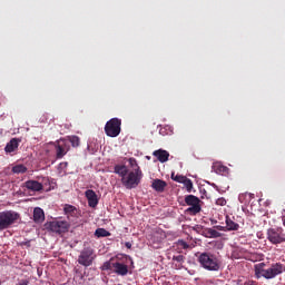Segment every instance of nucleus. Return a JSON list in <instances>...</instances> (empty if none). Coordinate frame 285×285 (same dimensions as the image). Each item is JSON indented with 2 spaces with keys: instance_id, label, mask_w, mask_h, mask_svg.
I'll return each instance as SVG.
<instances>
[{
  "instance_id": "1",
  "label": "nucleus",
  "mask_w": 285,
  "mask_h": 285,
  "mask_svg": "<svg viewBox=\"0 0 285 285\" xmlns=\"http://www.w3.org/2000/svg\"><path fill=\"white\" fill-rule=\"evenodd\" d=\"M114 173L121 177V184L127 188V190H132V188H137L139 184H141V178L144 177V173L141 168H134L131 171L128 170V167L125 165H116L114 168Z\"/></svg>"
},
{
  "instance_id": "2",
  "label": "nucleus",
  "mask_w": 285,
  "mask_h": 285,
  "mask_svg": "<svg viewBox=\"0 0 285 285\" xmlns=\"http://www.w3.org/2000/svg\"><path fill=\"white\" fill-rule=\"evenodd\" d=\"M197 262L200 267L209 273H217L222 268V259L213 252H203L198 255Z\"/></svg>"
},
{
  "instance_id": "3",
  "label": "nucleus",
  "mask_w": 285,
  "mask_h": 285,
  "mask_svg": "<svg viewBox=\"0 0 285 285\" xmlns=\"http://www.w3.org/2000/svg\"><path fill=\"white\" fill-rule=\"evenodd\" d=\"M19 214L12 210L0 212V230H8L12 224H17Z\"/></svg>"
},
{
  "instance_id": "4",
  "label": "nucleus",
  "mask_w": 285,
  "mask_h": 285,
  "mask_svg": "<svg viewBox=\"0 0 285 285\" xmlns=\"http://www.w3.org/2000/svg\"><path fill=\"white\" fill-rule=\"evenodd\" d=\"M95 259H97L95 249H92V247H86L78 256V264H80V266H85V268H88V266H92Z\"/></svg>"
},
{
  "instance_id": "5",
  "label": "nucleus",
  "mask_w": 285,
  "mask_h": 285,
  "mask_svg": "<svg viewBox=\"0 0 285 285\" xmlns=\"http://www.w3.org/2000/svg\"><path fill=\"white\" fill-rule=\"evenodd\" d=\"M105 135L111 138L119 137L121 135V119L111 118L107 121L105 125Z\"/></svg>"
},
{
  "instance_id": "6",
  "label": "nucleus",
  "mask_w": 285,
  "mask_h": 285,
  "mask_svg": "<svg viewBox=\"0 0 285 285\" xmlns=\"http://www.w3.org/2000/svg\"><path fill=\"white\" fill-rule=\"evenodd\" d=\"M283 273H284V265L279 263L273 264L267 269L256 268V275H262V277H265V279H273L277 277V275H282Z\"/></svg>"
},
{
  "instance_id": "7",
  "label": "nucleus",
  "mask_w": 285,
  "mask_h": 285,
  "mask_svg": "<svg viewBox=\"0 0 285 285\" xmlns=\"http://www.w3.org/2000/svg\"><path fill=\"white\" fill-rule=\"evenodd\" d=\"M47 230L56 233V235H63L70 230V223L67 220H53L46 224Z\"/></svg>"
},
{
  "instance_id": "8",
  "label": "nucleus",
  "mask_w": 285,
  "mask_h": 285,
  "mask_svg": "<svg viewBox=\"0 0 285 285\" xmlns=\"http://www.w3.org/2000/svg\"><path fill=\"white\" fill-rule=\"evenodd\" d=\"M200 203L202 200L199 197L195 195H187L185 197V204L189 207L186 209V213L189 215H197L198 213H202V205H199Z\"/></svg>"
},
{
  "instance_id": "9",
  "label": "nucleus",
  "mask_w": 285,
  "mask_h": 285,
  "mask_svg": "<svg viewBox=\"0 0 285 285\" xmlns=\"http://www.w3.org/2000/svg\"><path fill=\"white\" fill-rule=\"evenodd\" d=\"M267 240L269 244L277 246L285 243V234L282 228H269L267 229Z\"/></svg>"
},
{
  "instance_id": "10",
  "label": "nucleus",
  "mask_w": 285,
  "mask_h": 285,
  "mask_svg": "<svg viewBox=\"0 0 285 285\" xmlns=\"http://www.w3.org/2000/svg\"><path fill=\"white\" fill-rule=\"evenodd\" d=\"M53 146L56 148V158L57 159H63L66 155H68V150H70V142L66 139H60L53 142Z\"/></svg>"
},
{
  "instance_id": "11",
  "label": "nucleus",
  "mask_w": 285,
  "mask_h": 285,
  "mask_svg": "<svg viewBox=\"0 0 285 285\" xmlns=\"http://www.w3.org/2000/svg\"><path fill=\"white\" fill-rule=\"evenodd\" d=\"M63 213L69 222H75V219H79V209L70 204H66L63 206Z\"/></svg>"
},
{
  "instance_id": "12",
  "label": "nucleus",
  "mask_w": 285,
  "mask_h": 285,
  "mask_svg": "<svg viewBox=\"0 0 285 285\" xmlns=\"http://www.w3.org/2000/svg\"><path fill=\"white\" fill-rule=\"evenodd\" d=\"M85 197L88 200V206L90 208H97L98 204H99V198L97 197V193H95V190L92 189H87L85 191Z\"/></svg>"
},
{
  "instance_id": "13",
  "label": "nucleus",
  "mask_w": 285,
  "mask_h": 285,
  "mask_svg": "<svg viewBox=\"0 0 285 285\" xmlns=\"http://www.w3.org/2000/svg\"><path fill=\"white\" fill-rule=\"evenodd\" d=\"M19 144H21V138H11L4 147V153L10 155V153H17L19 150Z\"/></svg>"
},
{
  "instance_id": "14",
  "label": "nucleus",
  "mask_w": 285,
  "mask_h": 285,
  "mask_svg": "<svg viewBox=\"0 0 285 285\" xmlns=\"http://www.w3.org/2000/svg\"><path fill=\"white\" fill-rule=\"evenodd\" d=\"M39 184L41 186V190H46V193H50V190H55V187L57 186V183H55V179H50V177H42Z\"/></svg>"
},
{
  "instance_id": "15",
  "label": "nucleus",
  "mask_w": 285,
  "mask_h": 285,
  "mask_svg": "<svg viewBox=\"0 0 285 285\" xmlns=\"http://www.w3.org/2000/svg\"><path fill=\"white\" fill-rule=\"evenodd\" d=\"M23 188H27V190H31V193H40L41 184L37 180H27L23 184Z\"/></svg>"
},
{
  "instance_id": "16",
  "label": "nucleus",
  "mask_w": 285,
  "mask_h": 285,
  "mask_svg": "<svg viewBox=\"0 0 285 285\" xmlns=\"http://www.w3.org/2000/svg\"><path fill=\"white\" fill-rule=\"evenodd\" d=\"M114 273L116 275H121V277L128 275V265H125L122 263H112Z\"/></svg>"
},
{
  "instance_id": "17",
  "label": "nucleus",
  "mask_w": 285,
  "mask_h": 285,
  "mask_svg": "<svg viewBox=\"0 0 285 285\" xmlns=\"http://www.w3.org/2000/svg\"><path fill=\"white\" fill-rule=\"evenodd\" d=\"M154 157L160 161V164H166L168 161V157H170V154L164 149H158L153 153Z\"/></svg>"
},
{
  "instance_id": "18",
  "label": "nucleus",
  "mask_w": 285,
  "mask_h": 285,
  "mask_svg": "<svg viewBox=\"0 0 285 285\" xmlns=\"http://www.w3.org/2000/svg\"><path fill=\"white\" fill-rule=\"evenodd\" d=\"M225 224H226V230L228 232L239 230V225L237 224V222H235V216L230 217L227 215L225 217Z\"/></svg>"
},
{
  "instance_id": "19",
  "label": "nucleus",
  "mask_w": 285,
  "mask_h": 285,
  "mask_svg": "<svg viewBox=\"0 0 285 285\" xmlns=\"http://www.w3.org/2000/svg\"><path fill=\"white\" fill-rule=\"evenodd\" d=\"M166 186H168V184L165 180L158 178L154 179L151 184V188H154L156 193H164V190H166Z\"/></svg>"
},
{
  "instance_id": "20",
  "label": "nucleus",
  "mask_w": 285,
  "mask_h": 285,
  "mask_svg": "<svg viewBox=\"0 0 285 285\" xmlns=\"http://www.w3.org/2000/svg\"><path fill=\"white\" fill-rule=\"evenodd\" d=\"M46 219V214L43 213V209H41L40 207H36L33 209V222L36 224H41L43 223Z\"/></svg>"
},
{
  "instance_id": "21",
  "label": "nucleus",
  "mask_w": 285,
  "mask_h": 285,
  "mask_svg": "<svg viewBox=\"0 0 285 285\" xmlns=\"http://www.w3.org/2000/svg\"><path fill=\"white\" fill-rule=\"evenodd\" d=\"M12 173H14V175H23V173H28V167L24 165H16L12 167Z\"/></svg>"
},
{
  "instance_id": "22",
  "label": "nucleus",
  "mask_w": 285,
  "mask_h": 285,
  "mask_svg": "<svg viewBox=\"0 0 285 285\" xmlns=\"http://www.w3.org/2000/svg\"><path fill=\"white\" fill-rule=\"evenodd\" d=\"M186 257H184V255H178V256H174L173 257V262H177V264L175 265L176 268L181 269L184 268V262H185Z\"/></svg>"
},
{
  "instance_id": "23",
  "label": "nucleus",
  "mask_w": 285,
  "mask_h": 285,
  "mask_svg": "<svg viewBox=\"0 0 285 285\" xmlns=\"http://www.w3.org/2000/svg\"><path fill=\"white\" fill-rule=\"evenodd\" d=\"M96 237H110V232L104 229V228H97L95 232Z\"/></svg>"
},
{
  "instance_id": "24",
  "label": "nucleus",
  "mask_w": 285,
  "mask_h": 285,
  "mask_svg": "<svg viewBox=\"0 0 285 285\" xmlns=\"http://www.w3.org/2000/svg\"><path fill=\"white\" fill-rule=\"evenodd\" d=\"M181 184H184L187 193H193V180H190V178L186 177Z\"/></svg>"
},
{
  "instance_id": "25",
  "label": "nucleus",
  "mask_w": 285,
  "mask_h": 285,
  "mask_svg": "<svg viewBox=\"0 0 285 285\" xmlns=\"http://www.w3.org/2000/svg\"><path fill=\"white\" fill-rule=\"evenodd\" d=\"M185 178L186 176H183V175L175 176V173H171V179L173 181H177V184H184Z\"/></svg>"
},
{
  "instance_id": "26",
  "label": "nucleus",
  "mask_w": 285,
  "mask_h": 285,
  "mask_svg": "<svg viewBox=\"0 0 285 285\" xmlns=\"http://www.w3.org/2000/svg\"><path fill=\"white\" fill-rule=\"evenodd\" d=\"M70 144H71V146H73V148H77V147L79 146V144H80L79 137L72 136V137L70 138Z\"/></svg>"
},
{
  "instance_id": "27",
  "label": "nucleus",
  "mask_w": 285,
  "mask_h": 285,
  "mask_svg": "<svg viewBox=\"0 0 285 285\" xmlns=\"http://www.w3.org/2000/svg\"><path fill=\"white\" fill-rule=\"evenodd\" d=\"M100 268L101 271H112V264L110 262H105Z\"/></svg>"
},
{
  "instance_id": "28",
  "label": "nucleus",
  "mask_w": 285,
  "mask_h": 285,
  "mask_svg": "<svg viewBox=\"0 0 285 285\" xmlns=\"http://www.w3.org/2000/svg\"><path fill=\"white\" fill-rule=\"evenodd\" d=\"M207 233L210 237H219V232H217L213 228L207 229Z\"/></svg>"
},
{
  "instance_id": "29",
  "label": "nucleus",
  "mask_w": 285,
  "mask_h": 285,
  "mask_svg": "<svg viewBox=\"0 0 285 285\" xmlns=\"http://www.w3.org/2000/svg\"><path fill=\"white\" fill-rule=\"evenodd\" d=\"M178 246H180V248H184V250L190 248V245H188V243H186L185 240H178Z\"/></svg>"
},
{
  "instance_id": "30",
  "label": "nucleus",
  "mask_w": 285,
  "mask_h": 285,
  "mask_svg": "<svg viewBox=\"0 0 285 285\" xmlns=\"http://www.w3.org/2000/svg\"><path fill=\"white\" fill-rule=\"evenodd\" d=\"M129 164L131 168H139V165L137 164V159L129 158Z\"/></svg>"
},
{
  "instance_id": "31",
  "label": "nucleus",
  "mask_w": 285,
  "mask_h": 285,
  "mask_svg": "<svg viewBox=\"0 0 285 285\" xmlns=\"http://www.w3.org/2000/svg\"><path fill=\"white\" fill-rule=\"evenodd\" d=\"M226 200L224 197H220L216 200V206H226Z\"/></svg>"
},
{
  "instance_id": "32",
  "label": "nucleus",
  "mask_w": 285,
  "mask_h": 285,
  "mask_svg": "<svg viewBox=\"0 0 285 285\" xmlns=\"http://www.w3.org/2000/svg\"><path fill=\"white\" fill-rule=\"evenodd\" d=\"M194 230H196V233H199L200 235H204V226H199V225H196L194 227Z\"/></svg>"
},
{
  "instance_id": "33",
  "label": "nucleus",
  "mask_w": 285,
  "mask_h": 285,
  "mask_svg": "<svg viewBox=\"0 0 285 285\" xmlns=\"http://www.w3.org/2000/svg\"><path fill=\"white\" fill-rule=\"evenodd\" d=\"M226 170H228V167H226L224 165H218V167H217L218 173H226Z\"/></svg>"
},
{
  "instance_id": "34",
  "label": "nucleus",
  "mask_w": 285,
  "mask_h": 285,
  "mask_svg": "<svg viewBox=\"0 0 285 285\" xmlns=\"http://www.w3.org/2000/svg\"><path fill=\"white\" fill-rule=\"evenodd\" d=\"M30 282L28 279H21L17 285H29Z\"/></svg>"
},
{
  "instance_id": "35",
  "label": "nucleus",
  "mask_w": 285,
  "mask_h": 285,
  "mask_svg": "<svg viewBox=\"0 0 285 285\" xmlns=\"http://www.w3.org/2000/svg\"><path fill=\"white\" fill-rule=\"evenodd\" d=\"M244 285H257V283L255 281H247Z\"/></svg>"
},
{
  "instance_id": "36",
  "label": "nucleus",
  "mask_w": 285,
  "mask_h": 285,
  "mask_svg": "<svg viewBox=\"0 0 285 285\" xmlns=\"http://www.w3.org/2000/svg\"><path fill=\"white\" fill-rule=\"evenodd\" d=\"M217 230H226V226L218 225L216 226Z\"/></svg>"
},
{
  "instance_id": "37",
  "label": "nucleus",
  "mask_w": 285,
  "mask_h": 285,
  "mask_svg": "<svg viewBox=\"0 0 285 285\" xmlns=\"http://www.w3.org/2000/svg\"><path fill=\"white\" fill-rule=\"evenodd\" d=\"M125 246H126V248H132V243L126 242V243H125Z\"/></svg>"
},
{
  "instance_id": "38",
  "label": "nucleus",
  "mask_w": 285,
  "mask_h": 285,
  "mask_svg": "<svg viewBox=\"0 0 285 285\" xmlns=\"http://www.w3.org/2000/svg\"><path fill=\"white\" fill-rule=\"evenodd\" d=\"M160 135H166V127L159 129Z\"/></svg>"
},
{
  "instance_id": "39",
  "label": "nucleus",
  "mask_w": 285,
  "mask_h": 285,
  "mask_svg": "<svg viewBox=\"0 0 285 285\" xmlns=\"http://www.w3.org/2000/svg\"><path fill=\"white\" fill-rule=\"evenodd\" d=\"M245 195H248L250 199H255V194L246 193Z\"/></svg>"
},
{
  "instance_id": "40",
  "label": "nucleus",
  "mask_w": 285,
  "mask_h": 285,
  "mask_svg": "<svg viewBox=\"0 0 285 285\" xmlns=\"http://www.w3.org/2000/svg\"><path fill=\"white\" fill-rule=\"evenodd\" d=\"M244 197V195H240L239 197H238V199H239V202H242V198Z\"/></svg>"
}]
</instances>
